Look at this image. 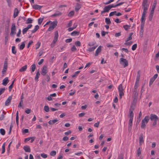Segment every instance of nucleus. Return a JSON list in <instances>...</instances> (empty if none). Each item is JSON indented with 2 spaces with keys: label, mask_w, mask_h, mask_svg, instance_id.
Returning <instances> with one entry per match:
<instances>
[{
  "label": "nucleus",
  "mask_w": 159,
  "mask_h": 159,
  "mask_svg": "<svg viewBox=\"0 0 159 159\" xmlns=\"http://www.w3.org/2000/svg\"><path fill=\"white\" fill-rule=\"evenodd\" d=\"M139 78L137 76L136 79V81L134 87V91L133 93V97L138 98V92H137V89L139 87Z\"/></svg>",
  "instance_id": "f257e3e1"
},
{
  "label": "nucleus",
  "mask_w": 159,
  "mask_h": 159,
  "mask_svg": "<svg viewBox=\"0 0 159 159\" xmlns=\"http://www.w3.org/2000/svg\"><path fill=\"white\" fill-rule=\"evenodd\" d=\"M150 119L149 117L148 116H146L142 120L141 127L142 129H145L146 127L145 123H147Z\"/></svg>",
  "instance_id": "f03ea898"
},
{
  "label": "nucleus",
  "mask_w": 159,
  "mask_h": 159,
  "mask_svg": "<svg viewBox=\"0 0 159 159\" xmlns=\"http://www.w3.org/2000/svg\"><path fill=\"white\" fill-rule=\"evenodd\" d=\"M142 8L143 9V11L141 18V22L145 23V17L147 12V10L148 9V7H142Z\"/></svg>",
  "instance_id": "7ed1b4c3"
},
{
  "label": "nucleus",
  "mask_w": 159,
  "mask_h": 159,
  "mask_svg": "<svg viewBox=\"0 0 159 159\" xmlns=\"http://www.w3.org/2000/svg\"><path fill=\"white\" fill-rule=\"evenodd\" d=\"M133 101L131 103L130 108V111H133L134 109V107L136 104V103L137 101V99L138 98H136L135 97H133Z\"/></svg>",
  "instance_id": "20e7f679"
},
{
  "label": "nucleus",
  "mask_w": 159,
  "mask_h": 159,
  "mask_svg": "<svg viewBox=\"0 0 159 159\" xmlns=\"http://www.w3.org/2000/svg\"><path fill=\"white\" fill-rule=\"evenodd\" d=\"M118 90L119 93V97L121 98L122 96L124 95V89L122 84H120L118 86Z\"/></svg>",
  "instance_id": "39448f33"
},
{
  "label": "nucleus",
  "mask_w": 159,
  "mask_h": 159,
  "mask_svg": "<svg viewBox=\"0 0 159 159\" xmlns=\"http://www.w3.org/2000/svg\"><path fill=\"white\" fill-rule=\"evenodd\" d=\"M120 64L122 65L124 67L128 66V61L126 59L121 58L120 59Z\"/></svg>",
  "instance_id": "423d86ee"
},
{
  "label": "nucleus",
  "mask_w": 159,
  "mask_h": 159,
  "mask_svg": "<svg viewBox=\"0 0 159 159\" xmlns=\"http://www.w3.org/2000/svg\"><path fill=\"white\" fill-rule=\"evenodd\" d=\"M16 28L15 25V24H13L11 25V31L10 34L11 35H13V34H15L16 32L15 31H16Z\"/></svg>",
  "instance_id": "0eeeda50"
},
{
  "label": "nucleus",
  "mask_w": 159,
  "mask_h": 159,
  "mask_svg": "<svg viewBox=\"0 0 159 159\" xmlns=\"http://www.w3.org/2000/svg\"><path fill=\"white\" fill-rule=\"evenodd\" d=\"M111 9L110 5L105 7L104 8L103 10L101 11V15H102L103 13L105 12H108Z\"/></svg>",
  "instance_id": "6e6552de"
},
{
  "label": "nucleus",
  "mask_w": 159,
  "mask_h": 159,
  "mask_svg": "<svg viewBox=\"0 0 159 159\" xmlns=\"http://www.w3.org/2000/svg\"><path fill=\"white\" fill-rule=\"evenodd\" d=\"M158 77V74H155L153 77L151 78L150 79L149 83V86H150L153 83V82L155 80V79L157 78Z\"/></svg>",
  "instance_id": "1a4fd4ad"
},
{
  "label": "nucleus",
  "mask_w": 159,
  "mask_h": 159,
  "mask_svg": "<svg viewBox=\"0 0 159 159\" xmlns=\"http://www.w3.org/2000/svg\"><path fill=\"white\" fill-rule=\"evenodd\" d=\"M47 73V68L46 66H44L42 69L41 71V74L42 75L44 76L46 75Z\"/></svg>",
  "instance_id": "9d476101"
},
{
  "label": "nucleus",
  "mask_w": 159,
  "mask_h": 159,
  "mask_svg": "<svg viewBox=\"0 0 159 159\" xmlns=\"http://www.w3.org/2000/svg\"><path fill=\"white\" fill-rule=\"evenodd\" d=\"M58 33L57 30L56 31L55 33V36L53 40L52 41V43H55L57 41L58 38Z\"/></svg>",
  "instance_id": "9b49d317"
},
{
  "label": "nucleus",
  "mask_w": 159,
  "mask_h": 159,
  "mask_svg": "<svg viewBox=\"0 0 159 159\" xmlns=\"http://www.w3.org/2000/svg\"><path fill=\"white\" fill-rule=\"evenodd\" d=\"M150 119L151 120H158V118L156 115L152 114L150 115Z\"/></svg>",
  "instance_id": "f8f14e48"
},
{
  "label": "nucleus",
  "mask_w": 159,
  "mask_h": 159,
  "mask_svg": "<svg viewBox=\"0 0 159 159\" xmlns=\"http://www.w3.org/2000/svg\"><path fill=\"white\" fill-rule=\"evenodd\" d=\"M102 48V47L101 46H100L98 47V48L95 51V56H97L98 55L99 53L101 52Z\"/></svg>",
  "instance_id": "ddd939ff"
},
{
  "label": "nucleus",
  "mask_w": 159,
  "mask_h": 159,
  "mask_svg": "<svg viewBox=\"0 0 159 159\" xmlns=\"http://www.w3.org/2000/svg\"><path fill=\"white\" fill-rule=\"evenodd\" d=\"M57 23L58 22L57 20H54L51 23L50 25L54 29L57 25Z\"/></svg>",
  "instance_id": "4468645a"
},
{
  "label": "nucleus",
  "mask_w": 159,
  "mask_h": 159,
  "mask_svg": "<svg viewBox=\"0 0 159 159\" xmlns=\"http://www.w3.org/2000/svg\"><path fill=\"white\" fill-rule=\"evenodd\" d=\"M11 99L12 96H9L5 102V105L6 106H8L11 102Z\"/></svg>",
  "instance_id": "2eb2a0df"
},
{
  "label": "nucleus",
  "mask_w": 159,
  "mask_h": 159,
  "mask_svg": "<svg viewBox=\"0 0 159 159\" xmlns=\"http://www.w3.org/2000/svg\"><path fill=\"white\" fill-rule=\"evenodd\" d=\"M9 82V80H8V78L6 77L2 80V84L4 86H6Z\"/></svg>",
  "instance_id": "dca6fc26"
},
{
  "label": "nucleus",
  "mask_w": 159,
  "mask_h": 159,
  "mask_svg": "<svg viewBox=\"0 0 159 159\" xmlns=\"http://www.w3.org/2000/svg\"><path fill=\"white\" fill-rule=\"evenodd\" d=\"M43 7V6H39L37 4H34L33 6V7L34 9L39 10L40 9Z\"/></svg>",
  "instance_id": "f3484780"
},
{
  "label": "nucleus",
  "mask_w": 159,
  "mask_h": 159,
  "mask_svg": "<svg viewBox=\"0 0 159 159\" xmlns=\"http://www.w3.org/2000/svg\"><path fill=\"white\" fill-rule=\"evenodd\" d=\"M81 7V5L77 3L75 7V10L76 12H78Z\"/></svg>",
  "instance_id": "a211bd4d"
},
{
  "label": "nucleus",
  "mask_w": 159,
  "mask_h": 159,
  "mask_svg": "<svg viewBox=\"0 0 159 159\" xmlns=\"http://www.w3.org/2000/svg\"><path fill=\"white\" fill-rule=\"evenodd\" d=\"M145 24V23H142L141 22V32H140V35H143V29L144 26V25Z\"/></svg>",
  "instance_id": "6ab92c4d"
},
{
  "label": "nucleus",
  "mask_w": 159,
  "mask_h": 159,
  "mask_svg": "<svg viewBox=\"0 0 159 159\" xmlns=\"http://www.w3.org/2000/svg\"><path fill=\"white\" fill-rule=\"evenodd\" d=\"M23 149L25 152H30V147L28 146H24L23 147Z\"/></svg>",
  "instance_id": "aec40b11"
},
{
  "label": "nucleus",
  "mask_w": 159,
  "mask_h": 159,
  "mask_svg": "<svg viewBox=\"0 0 159 159\" xmlns=\"http://www.w3.org/2000/svg\"><path fill=\"white\" fill-rule=\"evenodd\" d=\"M62 13L59 11H57L56 13L52 15V17H54L61 16Z\"/></svg>",
  "instance_id": "412c9836"
},
{
  "label": "nucleus",
  "mask_w": 159,
  "mask_h": 159,
  "mask_svg": "<svg viewBox=\"0 0 159 159\" xmlns=\"http://www.w3.org/2000/svg\"><path fill=\"white\" fill-rule=\"evenodd\" d=\"M27 68V65H25L24 66L22 67L19 69V71L20 72H22L25 71Z\"/></svg>",
  "instance_id": "4be33fe9"
},
{
  "label": "nucleus",
  "mask_w": 159,
  "mask_h": 159,
  "mask_svg": "<svg viewBox=\"0 0 159 159\" xmlns=\"http://www.w3.org/2000/svg\"><path fill=\"white\" fill-rule=\"evenodd\" d=\"M147 0H143L142 3V7H148V6L147 4Z\"/></svg>",
  "instance_id": "5701e85b"
},
{
  "label": "nucleus",
  "mask_w": 159,
  "mask_h": 159,
  "mask_svg": "<svg viewBox=\"0 0 159 159\" xmlns=\"http://www.w3.org/2000/svg\"><path fill=\"white\" fill-rule=\"evenodd\" d=\"M19 11L17 8H15L14 10V12L13 14V17L14 18H16L18 15Z\"/></svg>",
  "instance_id": "b1692460"
},
{
  "label": "nucleus",
  "mask_w": 159,
  "mask_h": 159,
  "mask_svg": "<svg viewBox=\"0 0 159 159\" xmlns=\"http://www.w3.org/2000/svg\"><path fill=\"white\" fill-rule=\"evenodd\" d=\"M57 119H54L53 120H50L48 122V123L50 125H52L54 123L57 122L58 121Z\"/></svg>",
  "instance_id": "393cba45"
},
{
  "label": "nucleus",
  "mask_w": 159,
  "mask_h": 159,
  "mask_svg": "<svg viewBox=\"0 0 159 159\" xmlns=\"http://www.w3.org/2000/svg\"><path fill=\"white\" fill-rule=\"evenodd\" d=\"M39 28V26L38 25L35 26L34 29L31 31L32 33H34Z\"/></svg>",
  "instance_id": "a878e982"
},
{
  "label": "nucleus",
  "mask_w": 159,
  "mask_h": 159,
  "mask_svg": "<svg viewBox=\"0 0 159 159\" xmlns=\"http://www.w3.org/2000/svg\"><path fill=\"white\" fill-rule=\"evenodd\" d=\"M3 68L5 69V68L7 69V58H6L5 59V61L4 62V64Z\"/></svg>",
  "instance_id": "bb28decb"
},
{
  "label": "nucleus",
  "mask_w": 159,
  "mask_h": 159,
  "mask_svg": "<svg viewBox=\"0 0 159 159\" xmlns=\"http://www.w3.org/2000/svg\"><path fill=\"white\" fill-rule=\"evenodd\" d=\"M156 4H157V1L154 0L153 4V5L152 7V10H151V11H152H152L154 12V10L155 9V8Z\"/></svg>",
  "instance_id": "cd10ccee"
},
{
  "label": "nucleus",
  "mask_w": 159,
  "mask_h": 159,
  "mask_svg": "<svg viewBox=\"0 0 159 159\" xmlns=\"http://www.w3.org/2000/svg\"><path fill=\"white\" fill-rule=\"evenodd\" d=\"M79 34L80 32L79 31H74L71 33V35L72 36L78 35Z\"/></svg>",
  "instance_id": "c85d7f7f"
},
{
  "label": "nucleus",
  "mask_w": 159,
  "mask_h": 159,
  "mask_svg": "<svg viewBox=\"0 0 159 159\" xmlns=\"http://www.w3.org/2000/svg\"><path fill=\"white\" fill-rule=\"evenodd\" d=\"M11 51L12 53L15 54L16 53V47L15 46H12L11 48Z\"/></svg>",
  "instance_id": "c756f323"
},
{
  "label": "nucleus",
  "mask_w": 159,
  "mask_h": 159,
  "mask_svg": "<svg viewBox=\"0 0 159 159\" xmlns=\"http://www.w3.org/2000/svg\"><path fill=\"white\" fill-rule=\"evenodd\" d=\"M105 21L107 25H110L111 23L110 19L109 18H106L105 19Z\"/></svg>",
  "instance_id": "7c9ffc66"
},
{
  "label": "nucleus",
  "mask_w": 159,
  "mask_h": 159,
  "mask_svg": "<svg viewBox=\"0 0 159 159\" xmlns=\"http://www.w3.org/2000/svg\"><path fill=\"white\" fill-rule=\"evenodd\" d=\"M31 72L32 73L34 71V70L36 69L35 64H33L31 66Z\"/></svg>",
  "instance_id": "2f4dec72"
},
{
  "label": "nucleus",
  "mask_w": 159,
  "mask_h": 159,
  "mask_svg": "<svg viewBox=\"0 0 159 159\" xmlns=\"http://www.w3.org/2000/svg\"><path fill=\"white\" fill-rule=\"evenodd\" d=\"M154 12V11L152 12V11H151L149 15V20L150 21H151V20H152Z\"/></svg>",
  "instance_id": "473e14b6"
},
{
  "label": "nucleus",
  "mask_w": 159,
  "mask_h": 159,
  "mask_svg": "<svg viewBox=\"0 0 159 159\" xmlns=\"http://www.w3.org/2000/svg\"><path fill=\"white\" fill-rule=\"evenodd\" d=\"M25 44L24 42L22 43L20 45L19 47V49L20 50H23L25 47Z\"/></svg>",
  "instance_id": "72a5a7b5"
},
{
  "label": "nucleus",
  "mask_w": 159,
  "mask_h": 159,
  "mask_svg": "<svg viewBox=\"0 0 159 159\" xmlns=\"http://www.w3.org/2000/svg\"><path fill=\"white\" fill-rule=\"evenodd\" d=\"M33 21V20H32L31 18H28L26 21V24H28L32 23Z\"/></svg>",
  "instance_id": "f704fd0d"
},
{
  "label": "nucleus",
  "mask_w": 159,
  "mask_h": 159,
  "mask_svg": "<svg viewBox=\"0 0 159 159\" xmlns=\"http://www.w3.org/2000/svg\"><path fill=\"white\" fill-rule=\"evenodd\" d=\"M75 12L73 11H71L68 15V16L69 17H71L74 16Z\"/></svg>",
  "instance_id": "c9c22d12"
},
{
  "label": "nucleus",
  "mask_w": 159,
  "mask_h": 159,
  "mask_svg": "<svg viewBox=\"0 0 159 159\" xmlns=\"http://www.w3.org/2000/svg\"><path fill=\"white\" fill-rule=\"evenodd\" d=\"M97 47V46H96L95 47H93L92 48H89V49L88 50L90 52H92Z\"/></svg>",
  "instance_id": "e433bc0d"
},
{
  "label": "nucleus",
  "mask_w": 159,
  "mask_h": 159,
  "mask_svg": "<svg viewBox=\"0 0 159 159\" xmlns=\"http://www.w3.org/2000/svg\"><path fill=\"white\" fill-rule=\"evenodd\" d=\"M5 133V131L4 129L2 128L0 129V133L2 135H4Z\"/></svg>",
  "instance_id": "4c0bfd02"
},
{
  "label": "nucleus",
  "mask_w": 159,
  "mask_h": 159,
  "mask_svg": "<svg viewBox=\"0 0 159 159\" xmlns=\"http://www.w3.org/2000/svg\"><path fill=\"white\" fill-rule=\"evenodd\" d=\"M44 110L47 112H48L49 111V108L48 106H45L44 107Z\"/></svg>",
  "instance_id": "58836bf2"
},
{
  "label": "nucleus",
  "mask_w": 159,
  "mask_h": 159,
  "mask_svg": "<svg viewBox=\"0 0 159 159\" xmlns=\"http://www.w3.org/2000/svg\"><path fill=\"white\" fill-rule=\"evenodd\" d=\"M80 71H78L75 72V74L72 75V78H74L76 77L77 75L80 73Z\"/></svg>",
  "instance_id": "ea45409f"
},
{
  "label": "nucleus",
  "mask_w": 159,
  "mask_h": 159,
  "mask_svg": "<svg viewBox=\"0 0 159 159\" xmlns=\"http://www.w3.org/2000/svg\"><path fill=\"white\" fill-rule=\"evenodd\" d=\"M44 19V18H39L38 20V24L39 25H40L42 22L43 21Z\"/></svg>",
  "instance_id": "a19ab883"
},
{
  "label": "nucleus",
  "mask_w": 159,
  "mask_h": 159,
  "mask_svg": "<svg viewBox=\"0 0 159 159\" xmlns=\"http://www.w3.org/2000/svg\"><path fill=\"white\" fill-rule=\"evenodd\" d=\"M14 80H13L12 81L11 84L9 87L8 89H9V91H10L11 90V89L12 88L13 85L14 84Z\"/></svg>",
  "instance_id": "79ce46f5"
},
{
  "label": "nucleus",
  "mask_w": 159,
  "mask_h": 159,
  "mask_svg": "<svg viewBox=\"0 0 159 159\" xmlns=\"http://www.w3.org/2000/svg\"><path fill=\"white\" fill-rule=\"evenodd\" d=\"M75 44L76 46L80 47L81 46V43L79 41H77L75 42Z\"/></svg>",
  "instance_id": "37998d69"
},
{
  "label": "nucleus",
  "mask_w": 159,
  "mask_h": 159,
  "mask_svg": "<svg viewBox=\"0 0 159 159\" xmlns=\"http://www.w3.org/2000/svg\"><path fill=\"white\" fill-rule=\"evenodd\" d=\"M6 89L5 88H0V95L2 93L5 91Z\"/></svg>",
  "instance_id": "c03bdc74"
},
{
  "label": "nucleus",
  "mask_w": 159,
  "mask_h": 159,
  "mask_svg": "<svg viewBox=\"0 0 159 159\" xmlns=\"http://www.w3.org/2000/svg\"><path fill=\"white\" fill-rule=\"evenodd\" d=\"M133 120V118H130V119L129 120V125H130V126H132Z\"/></svg>",
  "instance_id": "a18cd8bd"
},
{
  "label": "nucleus",
  "mask_w": 159,
  "mask_h": 159,
  "mask_svg": "<svg viewBox=\"0 0 159 159\" xmlns=\"http://www.w3.org/2000/svg\"><path fill=\"white\" fill-rule=\"evenodd\" d=\"M77 48H76L75 46V45H73L71 48V51L72 52H75Z\"/></svg>",
  "instance_id": "49530a36"
},
{
  "label": "nucleus",
  "mask_w": 159,
  "mask_h": 159,
  "mask_svg": "<svg viewBox=\"0 0 159 159\" xmlns=\"http://www.w3.org/2000/svg\"><path fill=\"white\" fill-rule=\"evenodd\" d=\"M116 12H117V11H116L111 12L109 14V16H113L114 15H115L116 14Z\"/></svg>",
  "instance_id": "de8ad7c7"
},
{
  "label": "nucleus",
  "mask_w": 159,
  "mask_h": 159,
  "mask_svg": "<svg viewBox=\"0 0 159 159\" xmlns=\"http://www.w3.org/2000/svg\"><path fill=\"white\" fill-rule=\"evenodd\" d=\"M137 47V44H135L133 45L132 47V50L134 51L135 50Z\"/></svg>",
  "instance_id": "09e8293b"
},
{
  "label": "nucleus",
  "mask_w": 159,
  "mask_h": 159,
  "mask_svg": "<svg viewBox=\"0 0 159 159\" xmlns=\"http://www.w3.org/2000/svg\"><path fill=\"white\" fill-rule=\"evenodd\" d=\"M28 29L26 27L24 28L22 30V33L23 34H25L27 31Z\"/></svg>",
  "instance_id": "8fccbe9b"
},
{
  "label": "nucleus",
  "mask_w": 159,
  "mask_h": 159,
  "mask_svg": "<svg viewBox=\"0 0 159 159\" xmlns=\"http://www.w3.org/2000/svg\"><path fill=\"white\" fill-rule=\"evenodd\" d=\"M56 152L55 151H51L50 152V155L52 156H54L56 155Z\"/></svg>",
  "instance_id": "3c124183"
},
{
  "label": "nucleus",
  "mask_w": 159,
  "mask_h": 159,
  "mask_svg": "<svg viewBox=\"0 0 159 159\" xmlns=\"http://www.w3.org/2000/svg\"><path fill=\"white\" fill-rule=\"evenodd\" d=\"M130 26V25H125L123 26V28H124L125 30H127L128 29V28Z\"/></svg>",
  "instance_id": "603ef678"
},
{
  "label": "nucleus",
  "mask_w": 159,
  "mask_h": 159,
  "mask_svg": "<svg viewBox=\"0 0 159 159\" xmlns=\"http://www.w3.org/2000/svg\"><path fill=\"white\" fill-rule=\"evenodd\" d=\"M123 154L121 153L118 156V159H123Z\"/></svg>",
  "instance_id": "864d4df0"
},
{
  "label": "nucleus",
  "mask_w": 159,
  "mask_h": 159,
  "mask_svg": "<svg viewBox=\"0 0 159 159\" xmlns=\"http://www.w3.org/2000/svg\"><path fill=\"white\" fill-rule=\"evenodd\" d=\"M41 43L40 42H38L37 43L36 45V49H38L40 46Z\"/></svg>",
  "instance_id": "5fc2aeb1"
},
{
  "label": "nucleus",
  "mask_w": 159,
  "mask_h": 159,
  "mask_svg": "<svg viewBox=\"0 0 159 159\" xmlns=\"http://www.w3.org/2000/svg\"><path fill=\"white\" fill-rule=\"evenodd\" d=\"M131 111L129 114V117L130 118H133V116H134V114L133 112L132 111Z\"/></svg>",
  "instance_id": "6e6d98bb"
},
{
  "label": "nucleus",
  "mask_w": 159,
  "mask_h": 159,
  "mask_svg": "<svg viewBox=\"0 0 159 159\" xmlns=\"http://www.w3.org/2000/svg\"><path fill=\"white\" fill-rule=\"evenodd\" d=\"M41 156L43 158H46L47 157V155L45 153H42L41 154Z\"/></svg>",
  "instance_id": "4d7b16f0"
},
{
  "label": "nucleus",
  "mask_w": 159,
  "mask_h": 159,
  "mask_svg": "<svg viewBox=\"0 0 159 159\" xmlns=\"http://www.w3.org/2000/svg\"><path fill=\"white\" fill-rule=\"evenodd\" d=\"M132 43V41H130V42H126V43H124V44L126 45H128V46H130Z\"/></svg>",
  "instance_id": "13d9d810"
},
{
  "label": "nucleus",
  "mask_w": 159,
  "mask_h": 159,
  "mask_svg": "<svg viewBox=\"0 0 159 159\" xmlns=\"http://www.w3.org/2000/svg\"><path fill=\"white\" fill-rule=\"evenodd\" d=\"M4 116L3 113H2L0 116V120H3L4 119Z\"/></svg>",
  "instance_id": "bf43d9fd"
},
{
  "label": "nucleus",
  "mask_w": 159,
  "mask_h": 159,
  "mask_svg": "<svg viewBox=\"0 0 159 159\" xmlns=\"http://www.w3.org/2000/svg\"><path fill=\"white\" fill-rule=\"evenodd\" d=\"M99 122L98 121L97 122L95 123L94 125V126L98 128L99 126Z\"/></svg>",
  "instance_id": "052dcab7"
},
{
  "label": "nucleus",
  "mask_w": 159,
  "mask_h": 159,
  "mask_svg": "<svg viewBox=\"0 0 159 159\" xmlns=\"http://www.w3.org/2000/svg\"><path fill=\"white\" fill-rule=\"evenodd\" d=\"M72 39H66V42L67 43H69L71 42L72 41Z\"/></svg>",
  "instance_id": "680f3d73"
},
{
  "label": "nucleus",
  "mask_w": 159,
  "mask_h": 159,
  "mask_svg": "<svg viewBox=\"0 0 159 159\" xmlns=\"http://www.w3.org/2000/svg\"><path fill=\"white\" fill-rule=\"evenodd\" d=\"M121 35V32H118V33H116L115 34V36L116 37H119Z\"/></svg>",
  "instance_id": "e2e57ef3"
},
{
  "label": "nucleus",
  "mask_w": 159,
  "mask_h": 159,
  "mask_svg": "<svg viewBox=\"0 0 159 159\" xmlns=\"http://www.w3.org/2000/svg\"><path fill=\"white\" fill-rule=\"evenodd\" d=\"M33 43V41H30L29 42V43H28V45H27V48H29L30 47V45H31V44Z\"/></svg>",
  "instance_id": "0e129e2a"
},
{
  "label": "nucleus",
  "mask_w": 159,
  "mask_h": 159,
  "mask_svg": "<svg viewBox=\"0 0 159 159\" xmlns=\"http://www.w3.org/2000/svg\"><path fill=\"white\" fill-rule=\"evenodd\" d=\"M31 111V110L30 109H27L25 111V112L27 114H30Z\"/></svg>",
  "instance_id": "69168bd1"
},
{
  "label": "nucleus",
  "mask_w": 159,
  "mask_h": 159,
  "mask_svg": "<svg viewBox=\"0 0 159 159\" xmlns=\"http://www.w3.org/2000/svg\"><path fill=\"white\" fill-rule=\"evenodd\" d=\"M7 69H6L5 68V69H4L3 68V69H2V74H4L7 70Z\"/></svg>",
  "instance_id": "338daca9"
},
{
  "label": "nucleus",
  "mask_w": 159,
  "mask_h": 159,
  "mask_svg": "<svg viewBox=\"0 0 159 159\" xmlns=\"http://www.w3.org/2000/svg\"><path fill=\"white\" fill-rule=\"evenodd\" d=\"M132 39V37L129 36L128 38L127 39L125 40V42H127L131 40Z\"/></svg>",
  "instance_id": "774afa93"
}]
</instances>
